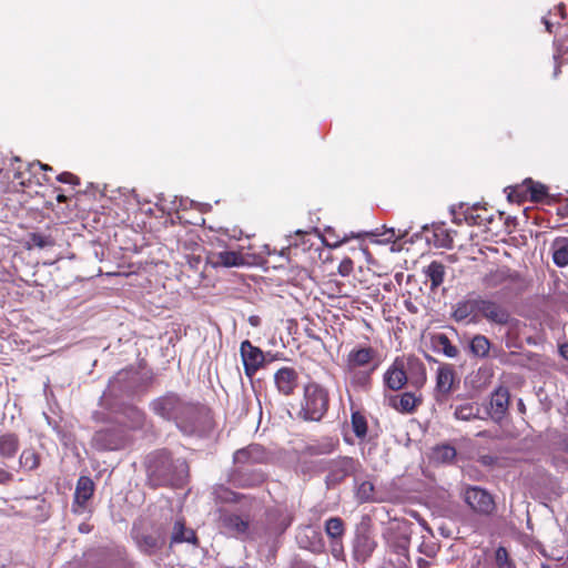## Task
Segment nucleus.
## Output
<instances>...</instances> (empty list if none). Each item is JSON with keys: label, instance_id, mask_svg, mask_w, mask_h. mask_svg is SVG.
I'll return each mask as SVG.
<instances>
[{"label": "nucleus", "instance_id": "obj_44", "mask_svg": "<svg viewBox=\"0 0 568 568\" xmlns=\"http://www.w3.org/2000/svg\"><path fill=\"white\" fill-rule=\"evenodd\" d=\"M352 426H367L365 417L359 412L352 414Z\"/></svg>", "mask_w": 568, "mask_h": 568}, {"label": "nucleus", "instance_id": "obj_11", "mask_svg": "<svg viewBox=\"0 0 568 568\" xmlns=\"http://www.w3.org/2000/svg\"><path fill=\"white\" fill-rule=\"evenodd\" d=\"M221 528L232 537L247 539L251 537L250 519L236 514L222 513L220 515Z\"/></svg>", "mask_w": 568, "mask_h": 568}, {"label": "nucleus", "instance_id": "obj_30", "mask_svg": "<svg viewBox=\"0 0 568 568\" xmlns=\"http://www.w3.org/2000/svg\"><path fill=\"white\" fill-rule=\"evenodd\" d=\"M479 409L474 404L462 405L456 408L455 416L459 420H470L473 417H476Z\"/></svg>", "mask_w": 568, "mask_h": 568}, {"label": "nucleus", "instance_id": "obj_7", "mask_svg": "<svg viewBox=\"0 0 568 568\" xmlns=\"http://www.w3.org/2000/svg\"><path fill=\"white\" fill-rule=\"evenodd\" d=\"M478 315L497 325L518 323L517 320L511 317L506 307L495 301L486 300L480 296H478Z\"/></svg>", "mask_w": 568, "mask_h": 568}, {"label": "nucleus", "instance_id": "obj_27", "mask_svg": "<svg viewBox=\"0 0 568 568\" xmlns=\"http://www.w3.org/2000/svg\"><path fill=\"white\" fill-rule=\"evenodd\" d=\"M524 184H525L526 191L529 193L530 200L532 202H546L547 201L548 193H547L546 185H544L539 182H534L531 179H527Z\"/></svg>", "mask_w": 568, "mask_h": 568}, {"label": "nucleus", "instance_id": "obj_48", "mask_svg": "<svg viewBox=\"0 0 568 568\" xmlns=\"http://www.w3.org/2000/svg\"><path fill=\"white\" fill-rule=\"evenodd\" d=\"M248 323L250 325L257 327L261 324V318L257 315H251L248 317Z\"/></svg>", "mask_w": 568, "mask_h": 568}, {"label": "nucleus", "instance_id": "obj_43", "mask_svg": "<svg viewBox=\"0 0 568 568\" xmlns=\"http://www.w3.org/2000/svg\"><path fill=\"white\" fill-rule=\"evenodd\" d=\"M475 209H476V206H474L471 209L467 207L466 212L464 213V217L468 223L480 224V222L478 221V219H480V216L478 214H476V215L474 214Z\"/></svg>", "mask_w": 568, "mask_h": 568}, {"label": "nucleus", "instance_id": "obj_14", "mask_svg": "<svg viewBox=\"0 0 568 568\" xmlns=\"http://www.w3.org/2000/svg\"><path fill=\"white\" fill-rule=\"evenodd\" d=\"M407 381L404 361L396 358L383 376L384 386L389 390H399Z\"/></svg>", "mask_w": 568, "mask_h": 568}, {"label": "nucleus", "instance_id": "obj_33", "mask_svg": "<svg viewBox=\"0 0 568 568\" xmlns=\"http://www.w3.org/2000/svg\"><path fill=\"white\" fill-rule=\"evenodd\" d=\"M20 464L29 470L39 466V456L33 450L26 449L20 455Z\"/></svg>", "mask_w": 568, "mask_h": 568}, {"label": "nucleus", "instance_id": "obj_18", "mask_svg": "<svg viewBox=\"0 0 568 568\" xmlns=\"http://www.w3.org/2000/svg\"><path fill=\"white\" fill-rule=\"evenodd\" d=\"M478 315V296L475 298L463 300L456 303L453 311V318L456 322H464L470 316Z\"/></svg>", "mask_w": 568, "mask_h": 568}, {"label": "nucleus", "instance_id": "obj_21", "mask_svg": "<svg viewBox=\"0 0 568 568\" xmlns=\"http://www.w3.org/2000/svg\"><path fill=\"white\" fill-rule=\"evenodd\" d=\"M432 345L437 353H442L446 357L456 358L459 355V349L453 345L448 336L443 333L432 337Z\"/></svg>", "mask_w": 568, "mask_h": 568}, {"label": "nucleus", "instance_id": "obj_2", "mask_svg": "<svg viewBox=\"0 0 568 568\" xmlns=\"http://www.w3.org/2000/svg\"><path fill=\"white\" fill-rule=\"evenodd\" d=\"M329 407V393L327 388L316 382H308L303 387V398L298 417L308 423H318L326 415Z\"/></svg>", "mask_w": 568, "mask_h": 568}, {"label": "nucleus", "instance_id": "obj_17", "mask_svg": "<svg viewBox=\"0 0 568 568\" xmlns=\"http://www.w3.org/2000/svg\"><path fill=\"white\" fill-rule=\"evenodd\" d=\"M376 541L368 534H359L354 541V557L356 561L365 562L376 549Z\"/></svg>", "mask_w": 568, "mask_h": 568}, {"label": "nucleus", "instance_id": "obj_47", "mask_svg": "<svg viewBox=\"0 0 568 568\" xmlns=\"http://www.w3.org/2000/svg\"><path fill=\"white\" fill-rule=\"evenodd\" d=\"M367 429L368 428H353V432L358 438L363 439L367 435Z\"/></svg>", "mask_w": 568, "mask_h": 568}, {"label": "nucleus", "instance_id": "obj_15", "mask_svg": "<svg viewBox=\"0 0 568 568\" xmlns=\"http://www.w3.org/2000/svg\"><path fill=\"white\" fill-rule=\"evenodd\" d=\"M509 390L507 387H498L491 395L489 415L495 423H501L508 412Z\"/></svg>", "mask_w": 568, "mask_h": 568}, {"label": "nucleus", "instance_id": "obj_20", "mask_svg": "<svg viewBox=\"0 0 568 568\" xmlns=\"http://www.w3.org/2000/svg\"><path fill=\"white\" fill-rule=\"evenodd\" d=\"M94 491V483L88 476H81L78 479L74 491V504L83 507L87 501L92 497Z\"/></svg>", "mask_w": 568, "mask_h": 568}, {"label": "nucleus", "instance_id": "obj_13", "mask_svg": "<svg viewBox=\"0 0 568 568\" xmlns=\"http://www.w3.org/2000/svg\"><path fill=\"white\" fill-rule=\"evenodd\" d=\"M274 384L280 394L291 396L297 388L298 373L293 367H282L274 374Z\"/></svg>", "mask_w": 568, "mask_h": 568}, {"label": "nucleus", "instance_id": "obj_31", "mask_svg": "<svg viewBox=\"0 0 568 568\" xmlns=\"http://www.w3.org/2000/svg\"><path fill=\"white\" fill-rule=\"evenodd\" d=\"M260 452L258 445H250L245 448L239 449L234 453V462L240 463H246L251 459L256 460V458H253V454Z\"/></svg>", "mask_w": 568, "mask_h": 568}, {"label": "nucleus", "instance_id": "obj_36", "mask_svg": "<svg viewBox=\"0 0 568 568\" xmlns=\"http://www.w3.org/2000/svg\"><path fill=\"white\" fill-rule=\"evenodd\" d=\"M30 240H31L32 244L39 248H44L47 246L53 245V241H52L51 236L43 235L40 233H32L30 236Z\"/></svg>", "mask_w": 568, "mask_h": 568}, {"label": "nucleus", "instance_id": "obj_59", "mask_svg": "<svg viewBox=\"0 0 568 568\" xmlns=\"http://www.w3.org/2000/svg\"><path fill=\"white\" fill-rule=\"evenodd\" d=\"M541 568H550V567L548 565H546V564H542Z\"/></svg>", "mask_w": 568, "mask_h": 568}, {"label": "nucleus", "instance_id": "obj_4", "mask_svg": "<svg viewBox=\"0 0 568 568\" xmlns=\"http://www.w3.org/2000/svg\"><path fill=\"white\" fill-rule=\"evenodd\" d=\"M140 387V375L135 369H122L109 382L104 395L115 398L131 397Z\"/></svg>", "mask_w": 568, "mask_h": 568}, {"label": "nucleus", "instance_id": "obj_42", "mask_svg": "<svg viewBox=\"0 0 568 568\" xmlns=\"http://www.w3.org/2000/svg\"><path fill=\"white\" fill-rule=\"evenodd\" d=\"M416 368L418 371L419 376L417 378H412V384L415 386H422L426 382V372L423 364H417Z\"/></svg>", "mask_w": 568, "mask_h": 568}, {"label": "nucleus", "instance_id": "obj_57", "mask_svg": "<svg viewBox=\"0 0 568 568\" xmlns=\"http://www.w3.org/2000/svg\"><path fill=\"white\" fill-rule=\"evenodd\" d=\"M506 346L507 347H511V346H515L513 343H510L508 339L506 341Z\"/></svg>", "mask_w": 568, "mask_h": 568}, {"label": "nucleus", "instance_id": "obj_49", "mask_svg": "<svg viewBox=\"0 0 568 568\" xmlns=\"http://www.w3.org/2000/svg\"><path fill=\"white\" fill-rule=\"evenodd\" d=\"M542 22L545 23L547 31L552 33L554 32L555 22L550 21L548 18H544Z\"/></svg>", "mask_w": 568, "mask_h": 568}, {"label": "nucleus", "instance_id": "obj_45", "mask_svg": "<svg viewBox=\"0 0 568 568\" xmlns=\"http://www.w3.org/2000/svg\"><path fill=\"white\" fill-rule=\"evenodd\" d=\"M343 552V546L339 540L332 541V554L335 558H339Z\"/></svg>", "mask_w": 568, "mask_h": 568}, {"label": "nucleus", "instance_id": "obj_23", "mask_svg": "<svg viewBox=\"0 0 568 568\" xmlns=\"http://www.w3.org/2000/svg\"><path fill=\"white\" fill-rule=\"evenodd\" d=\"M196 541L194 530L186 528L182 520H176L171 534V544L189 542L195 545Z\"/></svg>", "mask_w": 568, "mask_h": 568}, {"label": "nucleus", "instance_id": "obj_24", "mask_svg": "<svg viewBox=\"0 0 568 568\" xmlns=\"http://www.w3.org/2000/svg\"><path fill=\"white\" fill-rule=\"evenodd\" d=\"M445 265L438 261H433L424 271L426 277L430 281V288L434 291L439 287L445 277Z\"/></svg>", "mask_w": 568, "mask_h": 568}, {"label": "nucleus", "instance_id": "obj_3", "mask_svg": "<svg viewBox=\"0 0 568 568\" xmlns=\"http://www.w3.org/2000/svg\"><path fill=\"white\" fill-rule=\"evenodd\" d=\"M186 463L183 459L173 460L168 453L158 454L149 465L151 477L158 485H180L186 475Z\"/></svg>", "mask_w": 568, "mask_h": 568}, {"label": "nucleus", "instance_id": "obj_54", "mask_svg": "<svg viewBox=\"0 0 568 568\" xmlns=\"http://www.w3.org/2000/svg\"><path fill=\"white\" fill-rule=\"evenodd\" d=\"M518 409H519L520 412H524V410H525V405H524L523 399H519V400H518Z\"/></svg>", "mask_w": 568, "mask_h": 568}, {"label": "nucleus", "instance_id": "obj_41", "mask_svg": "<svg viewBox=\"0 0 568 568\" xmlns=\"http://www.w3.org/2000/svg\"><path fill=\"white\" fill-rule=\"evenodd\" d=\"M353 271V262L351 258H344L339 266H338V273L342 276H347Z\"/></svg>", "mask_w": 568, "mask_h": 568}, {"label": "nucleus", "instance_id": "obj_39", "mask_svg": "<svg viewBox=\"0 0 568 568\" xmlns=\"http://www.w3.org/2000/svg\"><path fill=\"white\" fill-rule=\"evenodd\" d=\"M408 234V231L407 230H395V229H387L383 235L386 236L385 237V241L387 242H390V241H395V240H398V239H404L406 235Z\"/></svg>", "mask_w": 568, "mask_h": 568}, {"label": "nucleus", "instance_id": "obj_29", "mask_svg": "<svg viewBox=\"0 0 568 568\" xmlns=\"http://www.w3.org/2000/svg\"><path fill=\"white\" fill-rule=\"evenodd\" d=\"M216 263L226 267L240 266L243 264V257L237 252L223 251L217 254Z\"/></svg>", "mask_w": 568, "mask_h": 568}, {"label": "nucleus", "instance_id": "obj_5", "mask_svg": "<svg viewBox=\"0 0 568 568\" xmlns=\"http://www.w3.org/2000/svg\"><path fill=\"white\" fill-rule=\"evenodd\" d=\"M132 537L142 552L153 555L165 544L166 532L161 526L152 527L151 530H142L134 527L132 529Z\"/></svg>", "mask_w": 568, "mask_h": 568}, {"label": "nucleus", "instance_id": "obj_35", "mask_svg": "<svg viewBox=\"0 0 568 568\" xmlns=\"http://www.w3.org/2000/svg\"><path fill=\"white\" fill-rule=\"evenodd\" d=\"M376 368L373 366L368 372H353L352 383L358 387L366 388L371 382V373Z\"/></svg>", "mask_w": 568, "mask_h": 568}, {"label": "nucleus", "instance_id": "obj_1", "mask_svg": "<svg viewBox=\"0 0 568 568\" xmlns=\"http://www.w3.org/2000/svg\"><path fill=\"white\" fill-rule=\"evenodd\" d=\"M151 410L164 422H184L191 419L195 414L210 417V409L205 406H194L186 403L178 394L169 392L163 396L153 399L150 404Z\"/></svg>", "mask_w": 568, "mask_h": 568}, {"label": "nucleus", "instance_id": "obj_10", "mask_svg": "<svg viewBox=\"0 0 568 568\" xmlns=\"http://www.w3.org/2000/svg\"><path fill=\"white\" fill-rule=\"evenodd\" d=\"M240 354L244 366V373L252 378L264 365L265 356L261 348L254 346L248 339L241 343Z\"/></svg>", "mask_w": 568, "mask_h": 568}, {"label": "nucleus", "instance_id": "obj_37", "mask_svg": "<svg viewBox=\"0 0 568 568\" xmlns=\"http://www.w3.org/2000/svg\"><path fill=\"white\" fill-rule=\"evenodd\" d=\"M213 495L216 500L220 501H232L234 499V493L224 486H217L213 490Z\"/></svg>", "mask_w": 568, "mask_h": 568}, {"label": "nucleus", "instance_id": "obj_6", "mask_svg": "<svg viewBox=\"0 0 568 568\" xmlns=\"http://www.w3.org/2000/svg\"><path fill=\"white\" fill-rule=\"evenodd\" d=\"M383 537L387 546L396 554H405L410 544V530L407 523H396L389 525Z\"/></svg>", "mask_w": 568, "mask_h": 568}, {"label": "nucleus", "instance_id": "obj_32", "mask_svg": "<svg viewBox=\"0 0 568 568\" xmlns=\"http://www.w3.org/2000/svg\"><path fill=\"white\" fill-rule=\"evenodd\" d=\"M495 562L497 568H516L505 547L500 546L495 552Z\"/></svg>", "mask_w": 568, "mask_h": 568}, {"label": "nucleus", "instance_id": "obj_40", "mask_svg": "<svg viewBox=\"0 0 568 568\" xmlns=\"http://www.w3.org/2000/svg\"><path fill=\"white\" fill-rule=\"evenodd\" d=\"M57 180L61 183H68V184H79V178L70 172H62L57 176Z\"/></svg>", "mask_w": 568, "mask_h": 568}, {"label": "nucleus", "instance_id": "obj_8", "mask_svg": "<svg viewBox=\"0 0 568 568\" xmlns=\"http://www.w3.org/2000/svg\"><path fill=\"white\" fill-rule=\"evenodd\" d=\"M91 443L98 450H118L125 446L126 440L121 428H99Z\"/></svg>", "mask_w": 568, "mask_h": 568}, {"label": "nucleus", "instance_id": "obj_34", "mask_svg": "<svg viewBox=\"0 0 568 568\" xmlns=\"http://www.w3.org/2000/svg\"><path fill=\"white\" fill-rule=\"evenodd\" d=\"M374 485L371 481H363L358 485L356 497L361 503H367L373 499Z\"/></svg>", "mask_w": 568, "mask_h": 568}, {"label": "nucleus", "instance_id": "obj_12", "mask_svg": "<svg viewBox=\"0 0 568 568\" xmlns=\"http://www.w3.org/2000/svg\"><path fill=\"white\" fill-rule=\"evenodd\" d=\"M458 384L459 381L456 378L454 367L450 364L439 365L436 374V398L447 399L449 394L458 387Z\"/></svg>", "mask_w": 568, "mask_h": 568}, {"label": "nucleus", "instance_id": "obj_19", "mask_svg": "<svg viewBox=\"0 0 568 568\" xmlns=\"http://www.w3.org/2000/svg\"><path fill=\"white\" fill-rule=\"evenodd\" d=\"M375 355L376 352L372 347L352 349L347 356L349 369L368 365Z\"/></svg>", "mask_w": 568, "mask_h": 568}, {"label": "nucleus", "instance_id": "obj_9", "mask_svg": "<svg viewBox=\"0 0 568 568\" xmlns=\"http://www.w3.org/2000/svg\"><path fill=\"white\" fill-rule=\"evenodd\" d=\"M464 500L475 513L481 515H489L495 509L491 495L476 486H470L465 490Z\"/></svg>", "mask_w": 568, "mask_h": 568}, {"label": "nucleus", "instance_id": "obj_52", "mask_svg": "<svg viewBox=\"0 0 568 568\" xmlns=\"http://www.w3.org/2000/svg\"><path fill=\"white\" fill-rule=\"evenodd\" d=\"M38 165L41 168V170L43 171H51L52 168L49 166L48 164H42L41 162H38Z\"/></svg>", "mask_w": 568, "mask_h": 568}, {"label": "nucleus", "instance_id": "obj_38", "mask_svg": "<svg viewBox=\"0 0 568 568\" xmlns=\"http://www.w3.org/2000/svg\"><path fill=\"white\" fill-rule=\"evenodd\" d=\"M437 458L443 462H450L456 456V450L454 447L445 445L442 447H438L436 450Z\"/></svg>", "mask_w": 568, "mask_h": 568}, {"label": "nucleus", "instance_id": "obj_55", "mask_svg": "<svg viewBox=\"0 0 568 568\" xmlns=\"http://www.w3.org/2000/svg\"><path fill=\"white\" fill-rule=\"evenodd\" d=\"M344 242H346V237H344L342 241H337L336 243H334L332 246L333 247H337L339 246L341 244H343Z\"/></svg>", "mask_w": 568, "mask_h": 568}, {"label": "nucleus", "instance_id": "obj_56", "mask_svg": "<svg viewBox=\"0 0 568 568\" xmlns=\"http://www.w3.org/2000/svg\"><path fill=\"white\" fill-rule=\"evenodd\" d=\"M564 9V7L559 6L556 8V11L558 12V14L562 18L564 17V13L561 12Z\"/></svg>", "mask_w": 568, "mask_h": 568}, {"label": "nucleus", "instance_id": "obj_28", "mask_svg": "<svg viewBox=\"0 0 568 568\" xmlns=\"http://www.w3.org/2000/svg\"><path fill=\"white\" fill-rule=\"evenodd\" d=\"M325 532L332 540H341L345 532L344 523L339 517H332L325 521Z\"/></svg>", "mask_w": 568, "mask_h": 568}, {"label": "nucleus", "instance_id": "obj_60", "mask_svg": "<svg viewBox=\"0 0 568 568\" xmlns=\"http://www.w3.org/2000/svg\"><path fill=\"white\" fill-rule=\"evenodd\" d=\"M513 195H514V194H513V193H510V194L508 195V199H509V200H513Z\"/></svg>", "mask_w": 568, "mask_h": 568}, {"label": "nucleus", "instance_id": "obj_25", "mask_svg": "<svg viewBox=\"0 0 568 568\" xmlns=\"http://www.w3.org/2000/svg\"><path fill=\"white\" fill-rule=\"evenodd\" d=\"M19 449V439L13 433H6L0 436V457L12 458Z\"/></svg>", "mask_w": 568, "mask_h": 568}, {"label": "nucleus", "instance_id": "obj_51", "mask_svg": "<svg viewBox=\"0 0 568 568\" xmlns=\"http://www.w3.org/2000/svg\"><path fill=\"white\" fill-rule=\"evenodd\" d=\"M560 354L568 359V343L560 346Z\"/></svg>", "mask_w": 568, "mask_h": 568}, {"label": "nucleus", "instance_id": "obj_26", "mask_svg": "<svg viewBox=\"0 0 568 568\" xmlns=\"http://www.w3.org/2000/svg\"><path fill=\"white\" fill-rule=\"evenodd\" d=\"M552 261L559 267L568 265V239H557L552 244Z\"/></svg>", "mask_w": 568, "mask_h": 568}, {"label": "nucleus", "instance_id": "obj_16", "mask_svg": "<svg viewBox=\"0 0 568 568\" xmlns=\"http://www.w3.org/2000/svg\"><path fill=\"white\" fill-rule=\"evenodd\" d=\"M385 400L390 407L400 413H412L422 403V399L410 392L400 395H385Z\"/></svg>", "mask_w": 568, "mask_h": 568}, {"label": "nucleus", "instance_id": "obj_22", "mask_svg": "<svg viewBox=\"0 0 568 568\" xmlns=\"http://www.w3.org/2000/svg\"><path fill=\"white\" fill-rule=\"evenodd\" d=\"M490 347V341L481 334L474 335L468 343L469 353L477 358L488 357Z\"/></svg>", "mask_w": 568, "mask_h": 568}, {"label": "nucleus", "instance_id": "obj_50", "mask_svg": "<svg viewBox=\"0 0 568 568\" xmlns=\"http://www.w3.org/2000/svg\"><path fill=\"white\" fill-rule=\"evenodd\" d=\"M130 413L134 416V419H133V420H134L135 423H139V422H140V418L142 417V413H141V412H139V410H138L136 408H134V407H131V408H130Z\"/></svg>", "mask_w": 568, "mask_h": 568}, {"label": "nucleus", "instance_id": "obj_46", "mask_svg": "<svg viewBox=\"0 0 568 568\" xmlns=\"http://www.w3.org/2000/svg\"><path fill=\"white\" fill-rule=\"evenodd\" d=\"M11 479V474L0 468V484H4Z\"/></svg>", "mask_w": 568, "mask_h": 568}, {"label": "nucleus", "instance_id": "obj_58", "mask_svg": "<svg viewBox=\"0 0 568 568\" xmlns=\"http://www.w3.org/2000/svg\"><path fill=\"white\" fill-rule=\"evenodd\" d=\"M333 448V444H329L328 449L326 452H331Z\"/></svg>", "mask_w": 568, "mask_h": 568}, {"label": "nucleus", "instance_id": "obj_53", "mask_svg": "<svg viewBox=\"0 0 568 568\" xmlns=\"http://www.w3.org/2000/svg\"><path fill=\"white\" fill-rule=\"evenodd\" d=\"M57 200H58V202H60V203H64V202H67L68 197H67L65 195H63V194H59V195L57 196Z\"/></svg>", "mask_w": 568, "mask_h": 568}]
</instances>
